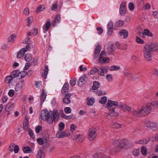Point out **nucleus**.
<instances>
[{
	"label": "nucleus",
	"instance_id": "f257e3e1",
	"mask_svg": "<svg viewBox=\"0 0 158 158\" xmlns=\"http://www.w3.org/2000/svg\"><path fill=\"white\" fill-rule=\"evenodd\" d=\"M158 52V44L156 43L152 44H146L143 47V52L145 60L150 61L152 60V52Z\"/></svg>",
	"mask_w": 158,
	"mask_h": 158
},
{
	"label": "nucleus",
	"instance_id": "f03ea898",
	"mask_svg": "<svg viewBox=\"0 0 158 158\" xmlns=\"http://www.w3.org/2000/svg\"><path fill=\"white\" fill-rule=\"evenodd\" d=\"M151 110L152 107L150 106L145 105L139 109L133 110L132 114L136 117L144 116L148 114Z\"/></svg>",
	"mask_w": 158,
	"mask_h": 158
},
{
	"label": "nucleus",
	"instance_id": "7ed1b4c3",
	"mask_svg": "<svg viewBox=\"0 0 158 158\" xmlns=\"http://www.w3.org/2000/svg\"><path fill=\"white\" fill-rule=\"evenodd\" d=\"M52 113L51 110L48 111L46 109L43 110L41 114L42 119L44 121H47L48 124H52L53 120L52 119Z\"/></svg>",
	"mask_w": 158,
	"mask_h": 158
},
{
	"label": "nucleus",
	"instance_id": "20e7f679",
	"mask_svg": "<svg viewBox=\"0 0 158 158\" xmlns=\"http://www.w3.org/2000/svg\"><path fill=\"white\" fill-rule=\"evenodd\" d=\"M113 145L114 147V151L115 152H118L124 149V139H118L115 140L113 143Z\"/></svg>",
	"mask_w": 158,
	"mask_h": 158
},
{
	"label": "nucleus",
	"instance_id": "39448f33",
	"mask_svg": "<svg viewBox=\"0 0 158 158\" xmlns=\"http://www.w3.org/2000/svg\"><path fill=\"white\" fill-rule=\"evenodd\" d=\"M97 129L95 127L91 128L88 132V138L89 140H94L97 136Z\"/></svg>",
	"mask_w": 158,
	"mask_h": 158
},
{
	"label": "nucleus",
	"instance_id": "423d86ee",
	"mask_svg": "<svg viewBox=\"0 0 158 158\" xmlns=\"http://www.w3.org/2000/svg\"><path fill=\"white\" fill-rule=\"evenodd\" d=\"M105 56L106 53L105 51H102L99 56L98 60L99 62L102 64H105L108 63L109 62V59Z\"/></svg>",
	"mask_w": 158,
	"mask_h": 158
},
{
	"label": "nucleus",
	"instance_id": "0eeeda50",
	"mask_svg": "<svg viewBox=\"0 0 158 158\" xmlns=\"http://www.w3.org/2000/svg\"><path fill=\"white\" fill-rule=\"evenodd\" d=\"M108 110L109 111V113H105V115L107 116L110 115L111 117H117L119 115V113L115 108Z\"/></svg>",
	"mask_w": 158,
	"mask_h": 158
},
{
	"label": "nucleus",
	"instance_id": "6e6552de",
	"mask_svg": "<svg viewBox=\"0 0 158 158\" xmlns=\"http://www.w3.org/2000/svg\"><path fill=\"white\" fill-rule=\"evenodd\" d=\"M19 148L18 145L12 143L10 144L8 148L9 151L12 152L13 151L15 153H17L19 151Z\"/></svg>",
	"mask_w": 158,
	"mask_h": 158
},
{
	"label": "nucleus",
	"instance_id": "1a4fd4ad",
	"mask_svg": "<svg viewBox=\"0 0 158 158\" xmlns=\"http://www.w3.org/2000/svg\"><path fill=\"white\" fill-rule=\"evenodd\" d=\"M118 104V102L113 100H108L106 105V108L107 109L114 108L113 106H117Z\"/></svg>",
	"mask_w": 158,
	"mask_h": 158
},
{
	"label": "nucleus",
	"instance_id": "9d476101",
	"mask_svg": "<svg viewBox=\"0 0 158 158\" xmlns=\"http://www.w3.org/2000/svg\"><path fill=\"white\" fill-rule=\"evenodd\" d=\"M15 105L12 102L8 103L5 107V110L7 112V115H9L11 113V111L14 108Z\"/></svg>",
	"mask_w": 158,
	"mask_h": 158
},
{
	"label": "nucleus",
	"instance_id": "9b49d317",
	"mask_svg": "<svg viewBox=\"0 0 158 158\" xmlns=\"http://www.w3.org/2000/svg\"><path fill=\"white\" fill-rule=\"evenodd\" d=\"M24 80H22L18 82L15 86V90L16 91H19L21 90L24 86Z\"/></svg>",
	"mask_w": 158,
	"mask_h": 158
},
{
	"label": "nucleus",
	"instance_id": "f8f14e48",
	"mask_svg": "<svg viewBox=\"0 0 158 158\" xmlns=\"http://www.w3.org/2000/svg\"><path fill=\"white\" fill-rule=\"evenodd\" d=\"M144 126L150 129L156 127L157 124L156 123L151 122L149 120H146L144 122Z\"/></svg>",
	"mask_w": 158,
	"mask_h": 158
},
{
	"label": "nucleus",
	"instance_id": "ddd939ff",
	"mask_svg": "<svg viewBox=\"0 0 158 158\" xmlns=\"http://www.w3.org/2000/svg\"><path fill=\"white\" fill-rule=\"evenodd\" d=\"M52 116V119L53 122V121L56 122L59 119V114L57 110H54L53 111H51Z\"/></svg>",
	"mask_w": 158,
	"mask_h": 158
},
{
	"label": "nucleus",
	"instance_id": "4468645a",
	"mask_svg": "<svg viewBox=\"0 0 158 158\" xmlns=\"http://www.w3.org/2000/svg\"><path fill=\"white\" fill-rule=\"evenodd\" d=\"M119 12L120 14L122 16H123L126 14V5L125 2H123L121 4L119 9Z\"/></svg>",
	"mask_w": 158,
	"mask_h": 158
},
{
	"label": "nucleus",
	"instance_id": "2eb2a0df",
	"mask_svg": "<svg viewBox=\"0 0 158 158\" xmlns=\"http://www.w3.org/2000/svg\"><path fill=\"white\" fill-rule=\"evenodd\" d=\"M124 149H127L131 148L132 146V142L128 140L124 139Z\"/></svg>",
	"mask_w": 158,
	"mask_h": 158
},
{
	"label": "nucleus",
	"instance_id": "dca6fc26",
	"mask_svg": "<svg viewBox=\"0 0 158 158\" xmlns=\"http://www.w3.org/2000/svg\"><path fill=\"white\" fill-rule=\"evenodd\" d=\"M93 158H110V157L100 152L96 153L93 155Z\"/></svg>",
	"mask_w": 158,
	"mask_h": 158
},
{
	"label": "nucleus",
	"instance_id": "f3484780",
	"mask_svg": "<svg viewBox=\"0 0 158 158\" xmlns=\"http://www.w3.org/2000/svg\"><path fill=\"white\" fill-rule=\"evenodd\" d=\"M71 96V94L70 93L66 94L64 98L63 99V102L66 104H69L71 102L69 98Z\"/></svg>",
	"mask_w": 158,
	"mask_h": 158
},
{
	"label": "nucleus",
	"instance_id": "a211bd4d",
	"mask_svg": "<svg viewBox=\"0 0 158 158\" xmlns=\"http://www.w3.org/2000/svg\"><path fill=\"white\" fill-rule=\"evenodd\" d=\"M17 38L16 35L15 34H11L8 37L7 41L9 42L13 43L15 42Z\"/></svg>",
	"mask_w": 158,
	"mask_h": 158
},
{
	"label": "nucleus",
	"instance_id": "6ab92c4d",
	"mask_svg": "<svg viewBox=\"0 0 158 158\" xmlns=\"http://www.w3.org/2000/svg\"><path fill=\"white\" fill-rule=\"evenodd\" d=\"M119 34L120 36H123L124 39H126L128 36V32L125 29L121 30L120 31Z\"/></svg>",
	"mask_w": 158,
	"mask_h": 158
},
{
	"label": "nucleus",
	"instance_id": "aec40b11",
	"mask_svg": "<svg viewBox=\"0 0 158 158\" xmlns=\"http://www.w3.org/2000/svg\"><path fill=\"white\" fill-rule=\"evenodd\" d=\"M139 35L141 36L143 35V34L150 37H152L153 35V34L148 29H145L144 30L143 33L139 32Z\"/></svg>",
	"mask_w": 158,
	"mask_h": 158
},
{
	"label": "nucleus",
	"instance_id": "412c9836",
	"mask_svg": "<svg viewBox=\"0 0 158 158\" xmlns=\"http://www.w3.org/2000/svg\"><path fill=\"white\" fill-rule=\"evenodd\" d=\"M86 76L85 75H83L80 77L78 81L80 85H81L86 82Z\"/></svg>",
	"mask_w": 158,
	"mask_h": 158
},
{
	"label": "nucleus",
	"instance_id": "4be33fe9",
	"mask_svg": "<svg viewBox=\"0 0 158 158\" xmlns=\"http://www.w3.org/2000/svg\"><path fill=\"white\" fill-rule=\"evenodd\" d=\"M69 89V84L66 83L63 85L61 90L62 93L63 94L68 92Z\"/></svg>",
	"mask_w": 158,
	"mask_h": 158
},
{
	"label": "nucleus",
	"instance_id": "5701e85b",
	"mask_svg": "<svg viewBox=\"0 0 158 158\" xmlns=\"http://www.w3.org/2000/svg\"><path fill=\"white\" fill-rule=\"evenodd\" d=\"M44 154L43 150L40 149L38 152L37 158H44Z\"/></svg>",
	"mask_w": 158,
	"mask_h": 158
},
{
	"label": "nucleus",
	"instance_id": "b1692460",
	"mask_svg": "<svg viewBox=\"0 0 158 158\" xmlns=\"http://www.w3.org/2000/svg\"><path fill=\"white\" fill-rule=\"evenodd\" d=\"M60 15H56L55 17L53 22V25L55 26L57 23H58L60 22Z\"/></svg>",
	"mask_w": 158,
	"mask_h": 158
},
{
	"label": "nucleus",
	"instance_id": "393cba45",
	"mask_svg": "<svg viewBox=\"0 0 158 158\" xmlns=\"http://www.w3.org/2000/svg\"><path fill=\"white\" fill-rule=\"evenodd\" d=\"M100 47L99 46H98L96 47L94 51V56L95 58H96L98 57L99 53L100 51Z\"/></svg>",
	"mask_w": 158,
	"mask_h": 158
},
{
	"label": "nucleus",
	"instance_id": "a878e982",
	"mask_svg": "<svg viewBox=\"0 0 158 158\" xmlns=\"http://www.w3.org/2000/svg\"><path fill=\"white\" fill-rule=\"evenodd\" d=\"M100 86V84L98 81H94L93 82V85L92 87L93 89L96 90Z\"/></svg>",
	"mask_w": 158,
	"mask_h": 158
},
{
	"label": "nucleus",
	"instance_id": "bb28decb",
	"mask_svg": "<svg viewBox=\"0 0 158 158\" xmlns=\"http://www.w3.org/2000/svg\"><path fill=\"white\" fill-rule=\"evenodd\" d=\"M23 151L25 153H30L32 152L31 148L28 146L24 147L23 148Z\"/></svg>",
	"mask_w": 158,
	"mask_h": 158
},
{
	"label": "nucleus",
	"instance_id": "cd10ccee",
	"mask_svg": "<svg viewBox=\"0 0 158 158\" xmlns=\"http://www.w3.org/2000/svg\"><path fill=\"white\" fill-rule=\"evenodd\" d=\"M51 22L50 21H48L45 25L43 27V29L45 31V32L48 31L49 28L51 25Z\"/></svg>",
	"mask_w": 158,
	"mask_h": 158
},
{
	"label": "nucleus",
	"instance_id": "c85d7f7f",
	"mask_svg": "<svg viewBox=\"0 0 158 158\" xmlns=\"http://www.w3.org/2000/svg\"><path fill=\"white\" fill-rule=\"evenodd\" d=\"M25 52L23 51L22 49L20 50L18 52L17 56V58L18 59H19L22 58L24 56Z\"/></svg>",
	"mask_w": 158,
	"mask_h": 158
},
{
	"label": "nucleus",
	"instance_id": "c756f323",
	"mask_svg": "<svg viewBox=\"0 0 158 158\" xmlns=\"http://www.w3.org/2000/svg\"><path fill=\"white\" fill-rule=\"evenodd\" d=\"M24 59L26 61L29 62L32 60L33 58L31 55L28 54L25 55Z\"/></svg>",
	"mask_w": 158,
	"mask_h": 158
},
{
	"label": "nucleus",
	"instance_id": "7c9ffc66",
	"mask_svg": "<svg viewBox=\"0 0 158 158\" xmlns=\"http://www.w3.org/2000/svg\"><path fill=\"white\" fill-rule=\"evenodd\" d=\"M27 22V25L29 27L30 26L31 23H32L33 21V19L32 17H29L26 19Z\"/></svg>",
	"mask_w": 158,
	"mask_h": 158
},
{
	"label": "nucleus",
	"instance_id": "2f4dec72",
	"mask_svg": "<svg viewBox=\"0 0 158 158\" xmlns=\"http://www.w3.org/2000/svg\"><path fill=\"white\" fill-rule=\"evenodd\" d=\"M45 9V6L44 5L41 4L38 6L37 7L36 10L37 13H39V12L43 11Z\"/></svg>",
	"mask_w": 158,
	"mask_h": 158
},
{
	"label": "nucleus",
	"instance_id": "473e14b6",
	"mask_svg": "<svg viewBox=\"0 0 158 158\" xmlns=\"http://www.w3.org/2000/svg\"><path fill=\"white\" fill-rule=\"evenodd\" d=\"M84 137L81 135H77L76 140L78 142H81L84 140Z\"/></svg>",
	"mask_w": 158,
	"mask_h": 158
},
{
	"label": "nucleus",
	"instance_id": "72a5a7b5",
	"mask_svg": "<svg viewBox=\"0 0 158 158\" xmlns=\"http://www.w3.org/2000/svg\"><path fill=\"white\" fill-rule=\"evenodd\" d=\"M19 72L17 70H14L13 71L11 74V75L12 76L13 78H15L16 77H19Z\"/></svg>",
	"mask_w": 158,
	"mask_h": 158
},
{
	"label": "nucleus",
	"instance_id": "f704fd0d",
	"mask_svg": "<svg viewBox=\"0 0 158 158\" xmlns=\"http://www.w3.org/2000/svg\"><path fill=\"white\" fill-rule=\"evenodd\" d=\"M13 77L11 75L7 76L5 79V82L7 84H9L13 79Z\"/></svg>",
	"mask_w": 158,
	"mask_h": 158
},
{
	"label": "nucleus",
	"instance_id": "c9c22d12",
	"mask_svg": "<svg viewBox=\"0 0 158 158\" xmlns=\"http://www.w3.org/2000/svg\"><path fill=\"white\" fill-rule=\"evenodd\" d=\"M45 92V91L43 89V90L42 94H41L40 97V101L42 102L45 100L46 96V94Z\"/></svg>",
	"mask_w": 158,
	"mask_h": 158
},
{
	"label": "nucleus",
	"instance_id": "e433bc0d",
	"mask_svg": "<svg viewBox=\"0 0 158 158\" xmlns=\"http://www.w3.org/2000/svg\"><path fill=\"white\" fill-rule=\"evenodd\" d=\"M27 74V73L26 71H22L19 72V78H22L24 77Z\"/></svg>",
	"mask_w": 158,
	"mask_h": 158
},
{
	"label": "nucleus",
	"instance_id": "4c0bfd02",
	"mask_svg": "<svg viewBox=\"0 0 158 158\" xmlns=\"http://www.w3.org/2000/svg\"><path fill=\"white\" fill-rule=\"evenodd\" d=\"M88 102L87 104L89 106H92L93 105L94 102V98H92L90 99L87 98Z\"/></svg>",
	"mask_w": 158,
	"mask_h": 158
},
{
	"label": "nucleus",
	"instance_id": "58836bf2",
	"mask_svg": "<svg viewBox=\"0 0 158 158\" xmlns=\"http://www.w3.org/2000/svg\"><path fill=\"white\" fill-rule=\"evenodd\" d=\"M141 152L143 155L145 156L147 155L148 153L147 148L144 146H142L141 148Z\"/></svg>",
	"mask_w": 158,
	"mask_h": 158
},
{
	"label": "nucleus",
	"instance_id": "ea45409f",
	"mask_svg": "<svg viewBox=\"0 0 158 158\" xmlns=\"http://www.w3.org/2000/svg\"><path fill=\"white\" fill-rule=\"evenodd\" d=\"M99 74L103 76L104 74L106 72V69L105 67H102L100 68Z\"/></svg>",
	"mask_w": 158,
	"mask_h": 158
},
{
	"label": "nucleus",
	"instance_id": "a19ab883",
	"mask_svg": "<svg viewBox=\"0 0 158 158\" xmlns=\"http://www.w3.org/2000/svg\"><path fill=\"white\" fill-rule=\"evenodd\" d=\"M120 69V67L119 66L114 65L110 67V70L111 71H117L119 70Z\"/></svg>",
	"mask_w": 158,
	"mask_h": 158
},
{
	"label": "nucleus",
	"instance_id": "79ce46f5",
	"mask_svg": "<svg viewBox=\"0 0 158 158\" xmlns=\"http://www.w3.org/2000/svg\"><path fill=\"white\" fill-rule=\"evenodd\" d=\"M56 136L58 138H63L64 137V131H58L56 134Z\"/></svg>",
	"mask_w": 158,
	"mask_h": 158
},
{
	"label": "nucleus",
	"instance_id": "37998d69",
	"mask_svg": "<svg viewBox=\"0 0 158 158\" xmlns=\"http://www.w3.org/2000/svg\"><path fill=\"white\" fill-rule=\"evenodd\" d=\"M114 48V47L113 44H111L107 48L108 53H111L113 51Z\"/></svg>",
	"mask_w": 158,
	"mask_h": 158
},
{
	"label": "nucleus",
	"instance_id": "c03bdc74",
	"mask_svg": "<svg viewBox=\"0 0 158 158\" xmlns=\"http://www.w3.org/2000/svg\"><path fill=\"white\" fill-rule=\"evenodd\" d=\"M58 126L59 127V131H61L64 129L65 125L63 123H60L58 125Z\"/></svg>",
	"mask_w": 158,
	"mask_h": 158
},
{
	"label": "nucleus",
	"instance_id": "a18cd8bd",
	"mask_svg": "<svg viewBox=\"0 0 158 158\" xmlns=\"http://www.w3.org/2000/svg\"><path fill=\"white\" fill-rule=\"evenodd\" d=\"M98 71V69L95 68H93L89 73V75H91L94 74L96 72Z\"/></svg>",
	"mask_w": 158,
	"mask_h": 158
},
{
	"label": "nucleus",
	"instance_id": "49530a36",
	"mask_svg": "<svg viewBox=\"0 0 158 158\" xmlns=\"http://www.w3.org/2000/svg\"><path fill=\"white\" fill-rule=\"evenodd\" d=\"M48 72V66H46L45 67L44 74H42L43 77H44L45 79H46L47 77V75Z\"/></svg>",
	"mask_w": 158,
	"mask_h": 158
},
{
	"label": "nucleus",
	"instance_id": "de8ad7c7",
	"mask_svg": "<svg viewBox=\"0 0 158 158\" xmlns=\"http://www.w3.org/2000/svg\"><path fill=\"white\" fill-rule=\"evenodd\" d=\"M152 106L158 108V100H155L152 102L151 103Z\"/></svg>",
	"mask_w": 158,
	"mask_h": 158
},
{
	"label": "nucleus",
	"instance_id": "09e8293b",
	"mask_svg": "<svg viewBox=\"0 0 158 158\" xmlns=\"http://www.w3.org/2000/svg\"><path fill=\"white\" fill-rule=\"evenodd\" d=\"M107 101V98L106 97L104 96L101 98V100H99V102L102 104H104Z\"/></svg>",
	"mask_w": 158,
	"mask_h": 158
},
{
	"label": "nucleus",
	"instance_id": "8fccbe9b",
	"mask_svg": "<svg viewBox=\"0 0 158 158\" xmlns=\"http://www.w3.org/2000/svg\"><path fill=\"white\" fill-rule=\"evenodd\" d=\"M140 151L139 149H135L134 150L132 151V154L134 156H137L139 153Z\"/></svg>",
	"mask_w": 158,
	"mask_h": 158
},
{
	"label": "nucleus",
	"instance_id": "3c124183",
	"mask_svg": "<svg viewBox=\"0 0 158 158\" xmlns=\"http://www.w3.org/2000/svg\"><path fill=\"white\" fill-rule=\"evenodd\" d=\"M124 24V21L120 20L116 23L115 25L117 27H120L122 26Z\"/></svg>",
	"mask_w": 158,
	"mask_h": 158
},
{
	"label": "nucleus",
	"instance_id": "603ef678",
	"mask_svg": "<svg viewBox=\"0 0 158 158\" xmlns=\"http://www.w3.org/2000/svg\"><path fill=\"white\" fill-rule=\"evenodd\" d=\"M118 107L119 108H120L121 109H122L124 110V109L125 108V107L126 106V104L123 103H120L118 104Z\"/></svg>",
	"mask_w": 158,
	"mask_h": 158
},
{
	"label": "nucleus",
	"instance_id": "864d4df0",
	"mask_svg": "<svg viewBox=\"0 0 158 158\" xmlns=\"http://www.w3.org/2000/svg\"><path fill=\"white\" fill-rule=\"evenodd\" d=\"M108 29H113V23L112 22H110L108 23Z\"/></svg>",
	"mask_w": 158,
	"mask_h": 158
},
{
	"label": "nucleus",
	"instance_id": "5fc2aeb1",
	"mask_svg": "<svg viewBox=\"0 0 158 158\" xmlns=\"http://www.w3.org/2000/svg\"><path fill=\"white\" fill-rule=\"evenodd\" d=\"M106 78L108 81H112L113 80V77L112 75L110 74L106 75Z\"/></svg>",
	"mask_w": 158,
	"mask_h": 158
},
{
	"label": "nucleus",
	"instance_id": "6e6d98bb",
	"mask_svg": "<svg viewBox=\"0 0 158 158\" xmlns=\"http://www.w3.org/2000/svg\"><path fill=\"white\" fill-rule=\"evenodd\" d=\"M61 115L62 117L66 119H70L72 118V116H66L64 113H62Z\"/></svg>",
	"mask_w": 158,
	"mask_h": 158
},
{
	"label": "nucleus",
	"instance_id": "4d7b16f0",
	"mask_svg": "<svg viewBox=\"0 0 158 158\" xmlns=\"http://www.w3.org/2000/svg\"><path fill=\"white\" fill-rule=\"evenodd\" d=\"M114 127L116 129L121 128L122 127V125L118 123H114Z\"/></svg>",
	"mask_w": 158,
	"mask_h": 158
},
{
	"label": "nucleus",
	"instance_id": "13d9d810",
	"mask_svg": "<svg viewBox=\"0 0 158 158\" xmlns=\"http://www.w3.org/2000/svg\"><path fill=\"white\" fill-rule=\"evenodd\" d=\"M64 110L66 114H69L71 111V109L69 107H65Z\"/></svg>",
	"mask_w": 158,
	"mask_h": 158
},
{
	"label": "nucleus",
	"instance_id": "bf43d9fd",
	"mask_svg": "<svg viewBox=\"0 0 158 158\" xmlns=\"http://www.w3.org/2000/svg\"><path fill=\"white\" fill-rule=\"evenodd\" d=\"M29 10L28 8H25L23 11V14L26 15H28L29 14Z\"/></svg>",
	"mask_w": 158,
	"mask_h": 158
},
{
	"label": "nucleus",
	"instance_id": "052dcab7",
	"mask_svg": "<svg viewBox=\"0 0 158 158\" xmlns=\"http://www.w3.org/2000/svg\"><path fill=\"white\" fill-rule=\"evenodd\" d=\"M128 7L130 10H133L134 9V6L132 2L130 3L128 5Z\"/></svg>",
	"mask_w": 158,
	"mask_h": 158
},
{
	"label": "nucleus",
	"instance_id": "680f3d73",
	"mask_svg": "<svg viewBox=\"0 0 158 158\" xmlns=\"http://www.w3.org/2000/svg\"><path fill=\"white\" fill-rule=\"evenodd\" d=\"M37 141L40 145H42L44 143L43 139L42 138H40L37 139Z\"/></svg>",
	"mask_w": 158,
	"mask_h": 158
},
{
	"label": "nucleus",
	"instance_id": "e2e57ef3",
	"mask_svg": "<svg viewBox=\"0 0 158 158\" xmlns=\"http://www.w3.org/2000/svg\"><path fill=\"white\" fill-rule=\"evenodd\" d=\"M31 65V64L29 62L26 63L25 64V66L24 68V70H27L29 69L30 66Z\"/></svg>",
	"mask_w": 158,
	"mask_h": 158
},
{
	"label": "nucleus",
	"instance_id": "0e129e2a",
	"mask_svg": "<svg viewBox=\"0 0 158 158\" xmlns=\"http://www.w3.org/2000/svg\"><path fill=\"white\" fill-rule=\"evenodd\" d=\"M136 41L137 43L139 44H142L143 43V41L141 40L139 37L137 36L136 37Z\"/></svg>",
	"mask_w": 158,
	"mask_h": 158
},
{
	"label": "nucleus",
	"instance_id": "69168bd1",
	"mask_svg": "<svg viewBox=\"0 0 158 158\" xmlns=\"http://www.w3.org/2000/svg\"><path fill=\"white\" fill-rule=\"evenodd\" d=\"M35 130L36 133H39L40 131L42 130V127L41 126H38L35 127Z\"/></svg>",
	"mask_w": 158,
	"mask_h": 158
},
{
	"label": "nucleus",
	"instance_id": "338daca9",
	"mask_svg": "<svg viewBox=\"0 0 158 158\" xmlns=\"http://www.w3.org/2000/svg\"><path fill=\"white\" fill-rule=\"evenodd\" d=\"M131 108L130 107L128 106L127 105H126L124 111H125L130 112L131 111Z\"/></svg>",
	"mask_w": 158,
	"mask_h": 158
},
{
	"label": "nucleus",
	"instance_id": "774afa93",
	"mask_svg": "<svg viewBox=\"0 0 158 158\" xmlns=\"http://www.w3.org/2000/svg\"><path fill=\"white\" fill-rule=\"evenodd\" d=\"M15 94V91L13 89H10L8 93V95L10 97H12Z\"/></svg>",
	"mask_w": 158,
	"mask_h": 158
}]
</instances>
